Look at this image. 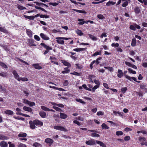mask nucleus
<instances>
[{
	"label": "nucleus",
	"instance_id": "nucleus-1",
	"mask_svg": "<svg viewBox=\"0 0 147 147\" xmlns=\"http://www.w3.org/2000/svg\"><path fill=\"white\" fill-rule=\"evenodd\" d=\"M56 39V42L58 44L64 45L65 41L62 40H68L71 39L70 38H66L63 37H56L55 38Z\"/></svg>",
	"mask_w": 147,
	"mask_h": 147
},
{
	"label": "nucleus",
	"instance_id": "nucleus-2",
	"mask_svg": "<svg viewBox=\"0 0 147 147\" xmlns=\"http://www.w3.org/2000/svg\"><path fill=\"white\" fill-rule=\"evenodd\" d=\"M40 45L46 49V50L45 51L44 53L43 54L44 55H46L49 52V50L52 49V48L51 47H50L49 46L47 45L45 43L43 42L41 43Z\"/></svg>",
	"mask_w": 147,
	"mask_h": 147
},
{
	"label": "nucleus",
	"instance_id": "nucleus-3",
	"mask_svg": "<svg viewBox=\"0 0 147 147\" xmlns=\"http://www.w3.org/2000/svg\"><path fill=\"white\" fill-rule=\"evenodd\" d=\"M53 128L55 129L62 131L66 132L67 131L66 129L61 126L55 125L54 126Z\"/></svg>",
	"mask_w": 147,
	"mask_h": 147
},
{
	"label": "nucleus",
	"instance_id": "nucleus-4",
	"mask_svg": "<svg viewBox=\"0 0 147 147\" xmlns=\"http://www.w3.org/2000/svg\"><path fill=\"white\" fill-rule=\"evenodd\" d=\"M23 102L26 104L28 105L30 107L35 106V103L34 102L30 101L26 99H23Z\"/></svg>",
	"mask_w": 147,
	"mask_h": 147
},
{
	"label": "nucleus",
	"instance_id": "nucleus-5",
	"mask_svg": "<svg viewBox=\"0 0 147 147\" xmlns=\"http://www.w3.org/2000/svg\"><path fill=\"white\" fill-rule=\"evenodd\" d=\"M134 25H131L130 26V29L134 31L136 30V28L138 29H140V27L138 25L136 24H134Z\"/></svg>",
	"mask_w": 147,
	"mask_h": 147
},
{
	"label": "nucleus",
	"instance_id": "nucleus-6",
	"mask_svg": "<svg viewBox=\"0 0 147 147\" xmlns=\"http://www.w3.org/2000/svg\"><path fill=\"white\" fill-rule=\"evenodd\" d=\"M34 123L35 125L38 126H42L43 125V123L38 119L34 120Z\"/></svg>",
	"mask_w": 147,
	"mask_h": 147
},
{
	"label": "nucleus",
	"instance_id": "nucleus-7",
	"mask_svg": "<svg viewBox=\"0 0 147 147\" xmlns=\"http://www.w3.org/2000/svg\"><path fill=\"white\" fill-rule=\"evenodd\" d=\"M45 141L47 144H49L50 146L53 142V141L52 139L50 138H47L46 139Z\"/></svg>",
	"mask_w": 147,
	"mask_h": 147
},
{
	"label": "nucleus",
	"instance_id": "nucleus-8",
	"mask_svg": "<svg viewBox=\"0 0 147 147\" xmlns=\"http://www.w3.org/2000/svg\"><path fill=\"white\" fill-rule=\"evenodd\" d=\"M12 73L14 76V77L15 79L17 80L18 81H19V79L20 78L19 77V76L17 73L16 71L15 70H13V71Z\"/></svg>",
	"mask_w": 147,
	"mask_h": 147
},
{
	"label": "nucleus",
	"instance_id": "nucleus-9",
	"mask_svg": "<svg viewBox=\"0 0 147 147\" xmlns=\"http://www.w3.org/2000/svg\"><path fill=\"white\" fill-rule=\"evenodd\" d=\"M40 36L43 39L45 40H48L50 39L49 38L47 35L42 33L40 34Z\"/></svg>",
	"mask_w": 147,
	"mask_h": 147
},
{
	"label": "nucleus",
	"instance_id": "nucleus-10",
	"mask_svg": "<svg viewBox=\"0 0 147 147\" xmlns=\"http://www.w3.org/2000/svg\"><path fill=\"white\" fill-rule=\"evenodd\" d=\"M95 142L93 139L90 140L86 142V144L90 145L95 144Z\"/></svg>",
	"mask_w": 147,
	"mask_h": 147
},
{
	"label": "nucleus",
	"instance_id": "nucleus-11",
	"mask_svg": "<svg viewBox=\"0 0 147 147\" xmlns=\"http://www.w3.org/2000/svg\"><path fill=\"white\" fill-rule=\"evenodd\" d=\"M28 45L30 47L36 46V45L34 43V40L32 39H30L29 40L28 42Z\"/></svg>",
	"mask_w": 147,
	"mask_h": 147
},
{
	"label": "nucleus",
	"instance_id": "nucleus-12",
	"mask_svg": "<svg viewBox=\"0 0 147 147\" xmlns=\"http://www.w3.org/2000/svg\"><path fill=\"white\" fill-rule=\"evenodd\" d=\"M29 123L30 124V126L31 129H34L36 128V126H35V125L34 123V121H30L29 122Z\"/></svg>",
	"mask_w": 147,
	"mask_h": 147
},
{
	"label": "nucleus",
	"instance_id": "nucleus-13",
	"mask_svg": "<svg viewBox=\"0 0 147 147\" xmlns=\"http://www.w3.org/2000/svg\"><path fill=\"white\" fill-rule=\"evenodd\" d=\"M26 32L27 35L30 38H32V32L30 29H26Z\"/></svg>",
	"mask_w": 147,
	"mask_h": 147
},
{
	"label": "nucleus",
	"instance_id": "nucleus-14",
	"mask_svg": "<svg viewBox=\"0 0 147 147\" xmlns=\"http://www.w3.org/2000/svg\"><path fill=\"white\" fill-rule=\"evenodd\" d=\"M117 73L118 74L117 75V76L119 78H121L123 76V73L122 70L118 69Z\"/></svg>",
	"mask_w": 147,
	"mask_h": 147
},
{
	"label": "nucleus",
	"instance_id": "nucleus-15",
	"mask_svg": "<svg viewBox=\"0 0 147 147\" xmlns=\"http://www.w3.org/2000/svg\"><path fill=\"white\" fill-rule=\"evenodd\" d=\"M4 113L9 115H12L13 114V112L10 110L7 109L4 111Z\"/></svg>",
	"mask_w": 147,
	"mask_h": 147
},
{
	"label": "nucleus",
	"instance_id": "nucleus-16",
	"mask_svg": "<svg viewBox=\"0 0 147 147\" xmlns=\"http://www.w3.org/2000/svg\"><path fill=\"white\" fill-rule=\"evenodd\" d=\"M61 61L65 66L69 67L71 65L69 63L65 60H61Z\"/></svg>",
	"mask_w": 147,
	"mask_h": 147
},
{
	"label": "nucleus",
	"instance_id": "nucleus-17",
	"mask_svg": "<svg viewBox=\"0 0 147 147\" xmlns=\"http://www.w3.org/2000/svg\"><path fill=\"white\" fill-rule=\"evenodd\" d=\"M86 48H76L73 49V51L76 52H80L81 51H84L86 50Z\"/></svg>",
	"mask_w": 147,
	"mask_h": 147
},
{
	"label": "nucleus",
	"instance_id": "nucleus-18",
	"mask_svg": "<svg viewBox=\"0 0 147 147\" xmlns=\"http://www.w3.org/2000/svg\"><path fill=\"white\" fill-rule=\"evenodd\" d=\"M8 137L2 134H0V140H5L8 139Z\"/></svg>",
	"mask_w": 147,
	"mask_h": 147
},
{
	"label": "nucleus",
	"instance_id": "nucleus-19",
	"mask_svg": "<svg viewBox=\"0 0 147 147\" xmlns=\"http://www.w3.org/2000/svg\"><path fill=\"white\" fill-rule=\"evenodd\" d=\"M39 114L42 118H45L46 117V113L44 111H40L39 112Z\"/></svg>",
	"mask_w": 147,
	"mask_h": 147
},
{
	"label": "nucleus",
	"instance_id": "nucleus-20",
	"mask_svg": "<svg viewBox=\"0 0 147 147\" xmlns=\"http://www.w3.org/2000/svg\"><path fill=\"white\" fill-rule=\"evenodd\" d=\"M60 118L62 119H65L67 117V116L66 114L62 113H60Z\"/></svg>",
	"mask_w": 147,
	"mask_h": 147
},
{
	"label": "nucleus",
	"instance_id": "nucleus-21",
	"mask_svg": "<svg viewBox=\"0 0 147 147\" xmlns=\"http://www.w3.org/2000/svg\"><path fill=\"white\" fill-rule=\"evenodd\" d=\"M23 109L25 111L30 112L32 111V109L31 108L26 106H24L23 108Z\"/></svg>",
	"mask_w": 147,
	"mask_h": 147
},
{
	"label": "nucleus",
	"instance_id": "nucleus-22",
	"mask_svg": "<svg viewBox=\"0 0 147 147\" xmlns=\"http://www.w3.org/2000/svg\"><path fill=\"white\" fill-rule=\"evenodd\" d=\"M32 66L34 67L36 69H40L42 68L41 66H40L37 63L33 64L32 65Z\"/></svg>",
	"mask_w": 147,
	"mask_h": 147
},
{
	"label": "nucleus",
	"instance_id": "nucleus-23",
	"mask_svg": "<svg viewBox=\"0 0 147 147\" xmlns=\"http://www.w3.org/2000/svg\"><path fill=\"white\" fill-rule=\"evenodd\" d=\"M0 145L2 147H6L8 146L7 143L4 141H1L0 143Z\"/></svg>",
	"mask_w": 147,
	"mask_h": 147
},
{
	"label": "nucleus",
	"instance_id": "nucleus-24",
	"mask_svg": "<svg viewBox=\"0 0 147 147\" xmlns=\"http://www.w3.org/2000/svg\"><path fill=\"white\" fill-rule=\"evenodd\" d=\"M88 35L89 36V38L93 40L96 41L97 40L96 37L94 35L89 34H88Z\"/></svg>",
	"mask_w": 147,
	"mask_h": 147
},
{
	"label": "nucleus",
	"instance_id": "nucleus-25",
	"mask_svg": "<svg viewBox=\"0 0 147 147\" xmlns=\"http://www.w3.org/2000/svg\"><path fill=\"white\" fill-rule=\"evenodd\" d=\"M53 105H56L59 107L63 108V107L64 106L62 104H58L56 103L53 102H50Z\"/></svg>",
	"mask_w": 147,
	"mask_h": 147
},
{
	"label": "nucleus",
	"instance_id": "nucleus-26",
	"mask_svg": "<svg viewBox=\"0 0 147 147\" xmlns=\"http://www.w3.org/2000/svg\"><path fill=\"white\" fill-rule=\"evenodd\" d=\"M134 12L138 14L140 11V9L138 7H136L134 9Z\"/></svg>",
	"mask_w": 147,
	"mask_h": 147
},
{
	"label": "nucleus",
	"instance_id": "nucleus-27",
	"mask_svg": "<svg viewBox=\"0 0 147 147\" xmlns=\"http://www.w3.org/2000/svg\"><path fill=\"white\" fill-rule=\"evenodd\" d=\"M96 142L98 144H99L100 146L102 147H106L105 145L102 142L98 140H96Z\"/></svg>",
	"mask_w": 147,
	"mask_h": 147
},
{
	"label": "nucleus",
	"instance_id": "nucleus-28",
	"mask_svg": "<svg viewBox=\"0 0 147 147\" xmlns=\"http://www.w3.org/2000/svg\"><path fill=\"white\" fill-rule=\"evenodd\" d=\"M27 134L25 133H20L18 134V136L19 137L26 138L27 136Z\"/></svg>",
	"mask_w": 147,
	"mask_h": 147
},
{
	"label": "nucleus",
	"instance_id": "nucleus-29",
	"mask_svg": "<svg viewBox=\"0 0 147 147\" xmlns=\"http://www.w3.org/2000/svg\"><path fill=\"white\" fill-rule=\"evenodd\" d=\"M84 19H79L78 20V21L79 22H81L78 23L79 25H83L84 24L85 22V21L84 20Z\"/></svg>",
	"mask_w": 147,
	"mask_h": 147
},
{
	"label": "nucleus",
	"instance_id": "nucleus-30",
	"mask_svg": "<svg viewBox=\"0 0 147 147\" xmlns=\"http://www.w3.org/2000/svg\"><path fill=\"white\" fill-rule=\"evenodd\" d=\"M136 39L135 38H133L132 39V42L131 45L132 47H134L136 46Z\"/></svg>",
	"mask_w": 147,
	"mask_h": 147
},
{
	"label": "nucleus",
	"instance_id": "nucleus-31",
	"mask_svg": "<svg viewBox=\"0 0 147 147\" xmlns=\"http://www.w3.org/2000/svg\"><path fill=\"white\" fill-rule=\"evenodd\" d=\"M24 16L26 18L30 20H33L34 19V17L33 16H27L26 15H24Z\"/></svg>",
	"mask_w": 147,
	"mask_h": 147
},
{
	"label": "nucleus",
	"instance_id": "nucleus-32",
	"mask_svg": "<svg viewBox=\"0 0 147 147\" xmlns=\"http://www.w3.org/2000/svg\"><path fill=\"white\" fill-rule=\"evenodd\" d=\"M73 10L75 11H76V12H79L80 13H86V12L84 10H77V9H73Z\"/></svg>",
	"mask_w": 147,
	"mask_h": 147
},
{
	"label": "nucleus",
	"instance_id": "nucleus-33",
	"mask_svg": "<svg viewBox=\"0 0 147 147\" xmlns=\"http://www.w3.org/2000/svg\"><path fill=\"white\" fill-rule=\"evenodd\" d=\"M104 68L106 69H107L109 71L111 72H112L114 71V69L112 67H105Z\"/></svg>",
	"mask_w": 147,
	"mask_h": 147
},
{
	"label": "nucleus",
	"instance_id": "nucleus-34",
	"mask_svg": "<svg viewBox=\"0 0 147 147\" xmlns=\"http://www.w3.org/2000/svg\"><path fill=\"white\" fill-rule=\"evenodd\" d=\"M101 51L100 50L99 51L95 52L92 55V56H95L98 55H101Z\"/></svg>",
	"mask_w": 147,
	"mask_h": 147
},
{
	"label": "nucleus",
	"instance_id": "nucleus-35",
	"mask_svg": "<svg viewBox=\"0 0 147 147\" xmlns=\"http://www.w3.org/2000/svg\"><path fill=\"white\" fill-rule=\"evenodd\" d=\"M76 33L79 35L82 36L83 34V33H82V31L79 29L77 30L76 31Z\"/></svg>",
	"mask_w": 147,
	"mask_h": 147
},
{
	"label": "nucleus",
	"instance_id": "nucleus-36",
	"mask_svg": "<svg viewBox=\"0 0 147 147\" xmlns=\"http://www.w3.org/2000/svg\"><path fill=\"white\" fill-rule=\"evenodd\" d=\"M33 146L35 147H41L42 145L41 144L38 142H35L33 144Z\"/></svg>",
	"mask_w": 147,
	"mask_h": 147
},
{
	"label": "nucleus",
	"instance_id": "nucleus-37",
	"mask_svg": "<svg viewBox=\"0 0 147 147\" xmlns=\"http://www.w3.org/2000/svg\"><path fill=\"white\" fill-rule=\"evenodd\" d=\"M41 109L44 111H49V109L45 106H42L41 107Z\"/></svg>",
	"mask_w": 147,
	"mask_h": 147
},
{
	"label": "nucleus",
	"instance_id": "nucleus-38",
	"mask_svg": "<svg viewBox=\"0 0 147 147\" xmlns=\"http://www.w3.org/2000/svg\"><path fill=\"white\" fill-rule=\"evenodd\" d=\"M124 76L126 78L128 79L130 81H133V77H131L126 75H124Z\"/></svg>",
	"mask_w": 147,
	"mask_h": 147
},
{
	"label": "nucleus",
	"instance_id": "nucleus-39",
	"mask_svg": "<svg viewBox=\"0 0 147 147\" xmlns=\"http://www.w3.org/2000/svg\"><path fill=\"white\" fill-rule=\"evenodd\" d=\"M97 18L100 20H103L105 19V17L102 14H99L97 16Z\"/></svg>",
	"mask_w": 147,
	"mask_h": 147
},
{
	"label": "nucleus",
	"instance_id": "nucleus-40",
	"mask_svg": "<svg viewBox=\"0 0 147 147\" xmlns=\"http://www.w3.org/2000/svg\"><path fill=\"white\" fill-rule=\"evenodd\" d=\"M35 7L36 9H40L45 12H47V11L42 8L35 6Z\"/></svg>",
	"mask_w": 147,
	"mask_h": 147
},
{
	"label": "nucleus",
	"instance_id": "nucleus-41",
	"mask_svg": "<svg viewBox=\"0 0 147 147\" xmlns=\"http://www.w3.org/2000/svg\"><path fill=\"white\" fill-rule=\"evenodd\" d=\"M102 127V129H108L109 127L105 123H103L101 125Z\"/></svg>",
	"mask_w": 147,
	"mask_h": 147
},
{
	"label": "nucleus",
	"instance_id": "nucleus-42",
	"mask_svg": "<svg viewBox=\"0 0 147 147\" xmlns=\"http://www.w3.org/2000/svg\"><path fill=\"white\" fill-rule=\"evenodd\" d=\"M115 2L109 1L107 3L106 5L107 6H110L111 5H115Z\"/></svg>",
	"mask_w": 147,
	"mask_h": 147
},
{
	"label": "nucleus",
	"instance_id": "nucleus-43",
	"mask_svg": "<svg viewBox=\"0 0 147 147\" xmlns=\"http://www.w3.org/2000/svg\"><path fill=\"white\" fill-rule=\"evenodd\" d=\"M0 76L3 77H6L7 76V74L6 72H2L0 73Z\"/></svg>",
	"mask_w": 147,
	"mask_h": 147
},
{
	"label": "nucleus",
	"instance_id": "nucleus-44",
	"mask_svg": "<svg viewBox=\"0 0 147 147\" xmlns=\"http://www.w3.org/2000/svg\"><path fill=\"white\" fill-rule=\"evenodd\" d=\"M65 70L63 71L62 72V73L64 74H67L70 71V70L69 69H68L67 68H64Z\"/></svg>",
	"mask_w": 147,
	"mask_h": 147
},
{
	"label": "nucleus",
	"instance_id": "nucleus-45",
	"mask_svg": "<svg viewBox=\"0 0 147 147\" xmlns=\"http://www.w3.org/2000/svg\"><path fill=\"white\" fill-rule=\"evenodd\" d=\"M0 65L5 69H7L8 68L7 66L5 64L2 62H0Z\"/></svg>",
	"mask_w": 147,
	"mask_h": 147
},
{
	"label": "nucleus",
	"instance_id": "nucleus-46",
	"mask_svg": "<svg viewBox=\"0 0 147 147\" xmlns=\"http://www.w3.org/2000/svg\"><path fill=\"white\" fill-rule=\"evenodd\" d=\"M76 101L80 102L82 104H86V102L83 101L82 99L79 98H77L76 99Z\"/></svg>",
	"mask_w": 147,
	"mask_h": 147
},
{
	"label": "nucleus",
	"instance_id": "nucleus-47",
	"mask_svg": "<svg viewBox=\"0 0 147 147\" xmlns=\"http://www.w3.org/2000/svg\"><path fill=\"white\" fill-rule=\"evenodd\" d=\"M116 134L118 136H119L123 135V133L121 131H118L116 132Z\"/></svg>",
	"mask_w": 147,
	"mask_h": 147
},
{
	"label": "nucleus",
	"instance_id": "nucleus-48",
	"mask_svg": "<svg viewBox=\"0 0 147 147\" xmlns=\"http://www.w3.org/2000/svg\"><path fill=\"white\" fill-rule=\"evenodd\" d=\"M70 74L77 76H80L81 75V74L80 73H78L75 71H74L73 72L71 73Z\"/></svg>",
	"mask_w": 147,
	"mask_h": 147
},
{
	"label": "nucleus",
	"instance_id": "nucleus-49",
	"mask_svg": "<svg viewBox=\"0 0 147 147\" xmlns=\"http://www.w3.org/2000/svg\"><path fill=\"white\" fill-rule=\"evenodd\" d=\"M19 81H20V80H22V81L25 82V81H28V79L26 78H20L19 79Z\"/></svg>",
	"mask_w": 147,
	"mask_h": 147
},
{
	"label": "nucleus",
	"instance_id": "nucleus-50",
	"mask_svg": "<svg viewBox=\"0 0 147 147\" xmlns=\"http://www.w3.org/2000/svg\"><path fill=\"white\" fill-rule=\"evenodd\" d=\"M99 87V85H95L92 89V92H94L95 91V90Z\"/></svg>",
	"mask_w": 147,
	"mask_h": 147
},
{
	"label": "nucleus",
	"instance_id": "nucleus-51",
	"mask_svg": "<svg viewBox=\"0 0 147 147\" xmlns=\"http://www.w3.org/2000/svg\"><path fill=\"white\" fill-rule=\"evenodd\" d=\"M139 140L140 142H142L145 141L146 139L144 137H140L139 138Z\"/></svg>",
	"mask_w": 147,
	"mask_h": 147
},
{
	"label": "nucleus",
	"instance_id": "nucleus-52",
	"mask_svg": "<svg viewBox=\"0 0 147 147\" xmlns=\"http://www.w3.org/2000/svg\"><path fill=\"white\" fill-rule=\"evenodd\" d=\"M0 91L1 92H5L6 91L5 89L0 85Z\"/></svg>",
	"mask_w": 147,
	"mask_h": 147
},
{
	"label": "nucleus",
	"instance_id": "nucleus-53",
	"mask_svg": "<svg viewBox=\"0 0 147 147\" xmlns=\"http://www.w3.org/2000/svg\"><path fill=\"white\" fill-rule=\"evenodd\" d=\"M40 18H49V15H40Z\"/></svg>",
	"mask_w": 147,
	"mask_h": 147
},
{
	"label": "nucleus",
	"instance_id": "nucleus-54",
	"mask_svg": "<svg viewBox=\"0 0 147 147\" xmlns=\"http://www.w3.org/2000/svg\"><path fill=\"white\" fill-rule=\"evenodd\" d=\"M127 69L129 72L131 73H132L133 74H136V71L133 70L131 68H128Z\"/></svg>",
	"mask_w": 147,
	"mask_h": 147
},
{
	"label": "nucleus",
	"instance_id": "nucleus-55",
	"mask_svg": "<svg viewBox=\"0 0 147 147\" xmlns=\"http://www.w3.org/2000/svg\"><path fill=\"white\" fill-rule=\"evenodd\" d=\"M17 8L21 10H23V9H26V8L22 6L21 5H18L17 6Z\"/></svg>",
	"mask_w": 147,
	"mask_h": 147
},
{
	"label": "nucleus",
	"instance_id": "nucleus-56",
	"mask_svg": "<svg viewBox=\"0 0 147 147\" xmlns=\"http://www.w3.org/2000/svg\"><path fill=\"white\" fill-rule=\"evenodd\" d=\"M119 44L118 43H113L111 46L112 47H118L119 46Z\"/></svg>",
	"mask_w": 147,
	"mask_h": 147
},
{
	"label": "nucleus",
	"instance_id": "nucleus-57",
	"mask_svg": "<svg viewBox=\"0 0 147 147\" xmlns=\"http://www.w3.org/2000/svg\"><path fill=\"white\" fill-rule=\"evenodd\" d=\"M13 118H14L16 119H18V120H21L22 121H24L25 119L23 117H13Z\"/></svg>",
	"mask_w": 147,
	"mask_h": 147
},
{
	"label": "nucleus",
	"instance_id": "nucleus-58",
	"mask_svg": "<svg viewBox=\"0 0 147 147\" xmlns=\"http://www.w3.org/2000/svg\"><path fill=\"white\" fill-rule=\"evenodd\" d=\"M51 32L52 33H56L57 32H61L59 30H56L55 29H53L51 31Z\"/></svg>",
	"mask_w": 147,
	"mask_h": 147
},
{
	"label": "nucleus",
	"instance_id": "nucleus-59",
	"mask_svg": "<svg viewBox=\"0 0 147 147\" xmlns=\"http://www.w3.org/2000/svg\"><path fill=\"white\" fill-rule=\"evenodd\" d=\"M127 89V88L126 87L122 88L121 90L123 93H124L125 92Z\"/></svg>",
	"mask_w": 147,
	"mask_h": 147
},
{
	"label": "nucleus",
	"instance_id": "nucleus-60",
	"mask_svg": "<svg viewBox=\"0 0 147 147\" xmlns=\"http://www.w3.org/2000/svg\"><path fill=\"white\" fill-rule=\"evenodd\" d=\"M53 109L57 111H61V109L60 108L55 106H53Z\"/></svg>",
	"mask_w": 147,
	"mask_h": 147
},
{
	"label": "nucleus",
	"instance_id": "nucleus-61",
	"mask_svg": "<svg viewBox=\"0 0 147 147\" xmlns=\"http://www.w3.org/2000/svg\"><path fill=\"white\" fill-rule=\"evenodd\" d=\"M124 139L125 141H128L130 139V137L129 136H127L124 138Z\"/></svg>",
	"mask_w": 147,
	"mask_h": 147
},
{
	"label": "nucleus",
	"instance_id": "nucleus-62",
	"mask_svg": "<svg viewBox=\"0 0 147 147\" xmlns=\"http://www.w3.org/2000/svg\"><path fill=\"white\" fill-rule=\"evenodd\" d=\"M34 39L38 41H39L40 40V38L37 35H35L34 36Z\"/></svg>",
	"mask_w": 147,
	"mask_h": 147
},
{
	"label": "nucleus",
	"instance_id": "nucleus-63",
	"mask_svg": "<svg viewBox=\"0 0 147 147\" xmlns=\"http://www.w3.org/2000/svg\"><path fill=\"white\" fill-rule=\"evenodd\" d=\"M128 1H126L122 4V6L124 7H126L128 5Z\"/></svg>",
	"mask_w": 147,
	"mask_h": 147
},
{
	"label": "nucleus",
	"instance_id": "nucleus-64",
	"mask_svg": "<svg viewBox=\"0 0 147 147\" xmlns=\"http://www.w3.org/2000/svg\"><path fill=\"white\" fill-rule=\"evenodd\" d=\"M18 147H27L26 146L23 144L20 143L18 145Z\"/></svg>",
	"mask_w": 147,
	"mask_h": 147
}]
</instances>
